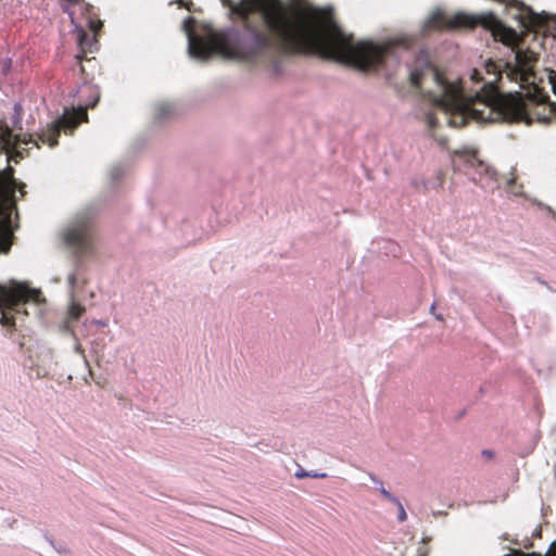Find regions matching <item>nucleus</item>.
I'll list each match as a JSON object with an SVG mask.
<instances>
[{
  "label": "nucleus",
  "mask_w": 556,
  "mask_h": 556,
  "mask_svg": "<svg viewBox=\"0 0 556 556\" xmlns=\"http://www.w3.org/2000/svg\"><path fill=\"white\" fill-rule=\"evenodd\" d=\"M451 25H482L494 40L509 48V53L504 60H488L482 70L473 68L464 78L441 73L424 52L407 65L409 81L420 91L419 114L440 147L447 142L446 137L438 132L443 123L457 128L469 121L531 124L536 119L548 124L556 119V105L546 103L548 97L538 83L539 55L523 46L515 29L505 26L492 12L457 13Z\"/></svg>",
  "instance_id": "1"
},
{
  "label": "nucleus",
  "mask_w": 556,
  "mask_h": 556,
  "mask_svg": "<svg viewBox=\"0 0 556 556\" xmlns=\"http://www.w3.org/2000/svg\"><path fill=\"white\" fill-rule=\"evenodd\" d=\"M256 17V23L245 21L239 33L207 29L205 37L194 33L192 17L186 18L182 28L189 55L206 61L219 53L266 66L277 74L290 52H311L362 70L387 71L409 53L401 42L355 43L336 25L323 23L315 12H287L280 4L262 5Z\"/></svg>",
  "instance_id": "2"
},
{
  "label": "nucleus",
  "mask_w": 556,
  "mask_h": 556,
  "mask_svg": "<svg viewBox=\"0 0 556 556\" xmlns=\"http://www.w3.org/2000/svg\"><path fill=\"white\" fill-rule=\"evenodd\" d=\"M93 214L92 208L79 212L63 233L66 244L74 250L77 256L74 268L66 277L70 298L67 315L71 320H77L85 312V307L79 303V298L87 283V277L81 268L80 258L88 256L93 250L91 239V218Z\"/></svg>",
  "instance_id": "3"
},
{
  "label": "nucleus",
  "mask_w": 556,
  "mask_h": 556,
  "mask_svg": "<svg viewBox=\"0 0 556 556\" xmlns=\"http://www.w3.org/2000/svg\"><path fill=\"white\" fill-rule=\"evenodd\" d=\"M46 309V299L41 291L31 289L26 283L10 280L0 283V324L15 326V315H34L41 317Z\"/></svg>",
  "instance_id": "4"
},
{
  "label": "nucleus",
  "mask_w": 556,
  "mask_h": 556,
  "mask_svg": "<svg viewBox=\"0 0 556 556\" xmlns=\"http://www.w3.org/2000/svg\"><path fill=\"white\" fill-rule=\"evenodd\" d=\"M21 197L24 191L13 176L0 174V253L7 254L12 244V213L16 208V191Z\"/></svg>",
  "instance_id": "5"
},
{
  "label": "nucleus",
  "mask_w": 556,
  "mask_h": 556,
  "mask_svg": "<svg viewBox=\"0 0 556 556\" xmlns=\"http://www.w3.org/2000/svg\"><path fill=\"white\" fill-rule=\"evenodd\" d=\"M83 121H87L86 108H66L60 118L51 122L46 129L37 134V139H34L33 135H16V141L24 144L33 142L36 147L39 146L40 141L49 147H54L58 143V136L62 129L73 131Z\"/></svg>",
  "instance_id": "6"
},
{
  "label": "nucleus",
  "mask_w": 556,
  "mask_h": 556,
  "mask_svg": "<svg viewBox=\"0 0 556 556\" xmlns=\"http://www.w3.org/2000/svg\"><path fill=\"white\" fill-rule=\"evenodd\" d=\"M58 362L55 361L54 354L50 349H43L38 354L37 359V372L39 376L46 377L52 370L55 369Z\"/></svg>",
  "instance_id": "7"
},
{
  "label": "nucleus",
  "mask_w": 556,
  "mask_h": 556,
  "mask_svg": "<svg viewBox=\"0 0 556 556\" xmlns=\"http://www.w3.org/2000/svg\"><path fill=\"white\" fill-rule=\"evenodd\" d=\"M78 46L83 53H92L98 49V40L94 34H88L80 29L78 31Z\"/></svg>",
  "instance_id": "8"
},
{
  "label": "nucleus",
  "mask_w": 556,
  "mask_h": 556,
  "mask_svg": "<svg viewBox=\"0 0 556 556\" xmlns=\"http://www.w3.org/2000/svg\"><path fill=\"white\" fill-rule=\"evenodd\" d=\"M224 517L223 521L226 528L236 532H244L249 530V526L242 517L228 513L224 514Z\"/></svg>",
  "instance_id": "9"
},
{
  "label": "nucleus",
  "mask_w": 556,
  "mask_h": 556,
  "mask_svg": "<svg viewBox=\"0 0 556 556\" xmlns=\"http://www.w3.org/2000/svg\"><path fill=\"white\" fill-rule=\"evenodd\" d=\"M503 556H556V540L549 545V548L545 554H541L539 552L526 553L520 548H511L509 553H506Z\"/></svg>",
  "instance_id": "10"
},
{
  "label": "nucleus",
  "mask_w": 556,
  "mask_h": 556,
  "mask_svg": "<svg viewBox=\"0 0 556 556\" xmlns=\"http://www.w3.org/2000/svg\"><path fill=\"white\" fill-rule=\"evenodd\" d=\"M173 111V105L168 102H157L154 104L153 114L157 119H162L169 115Z\"/></svg>",
  "instance_id": "11"
},
{
  "label": "nucleus",
  "mask_w": 556,
  "mask_h": 556,
  "mask_svg": "<svg viewBox=\"0 0 556 556\" xmlns=\"http://www.w3.org/2000/svg\"><path fill=\"white\" fill-rule=\"evenodd\" d=\"M515 168H513L511 176L506 181V191L515 197L522 195V185L516 184V177L514 175Z\"/></svg>",
  "instance_id": "12"
},
{
  "label": "nucleus",
  "mask_w": 556,
  "mask_h": 556,
  "mask_svg": "<svg viewBox=\"0 0 556 556\" xmlns=\"http://www.w3.org/2000/svg\"><path fill=\"white\" fill-rule=\"evenodd\" d=\"M471 159L477 162V166L479 167L481 174L483 173L494 180L497 179V173L493 167L483 163L482 161L476 160L475 154L471 155Z\"/></svg>",
  "instance_id": "13"
},
{
  "label": "nucleus",
  "mask_w": 556,
  "mask_h": 556,
  "mask_svg": "<svg viewBox=\"0 0 556 556\" xmlns=\"http://www.w3.org/2000/svg\"><path fill=\"white\" fill-rule=\"evenodd\" d=\"M74 351H75V353H77V354H79L81 356V358L84 361V365L88 369V375H89V377H91L92 376V370L90 368L89 361L87 359V356L85 354V350L83 349L81 344L78 343L77 341L74 344Z\"/></svg>",
  "instance_id": "14"
},
{
  "label": "nucleus",
  "mask_w": 556,
  "mask_h": 556,
  "mask_svg": "<svg viewBox=\"0 0 556 556\" xmlns=\"http://www.w3.org/2000/svg\"><path fill=\"white\" fill-rule=\"evenodd\" d=\"M443 22H444V16L439 12V13H435L433 14L429 21H428V25L429 27H441L443 25Z\"/></svg>",
  "instance_id": "15"
},
{
  "label": "nucleus",
  "mask_w": 556,
  "mask_h": 556,
  "mask_svg": "<svg viewBox=\"0 0 556 556\" xmlns=\"http://www.w3.org/2000/svg\"><path fill=\"white\" fill-rule=\"evenodd\" d=\"M123 174H124V166L123 165H114L111 168V172H110V175H111L113 180L118 179L119 177L123 176Z\"/></svg>",
  "instance_id": "16"
},
{
  "label": "nucleus",
  "mask_w": 556,
  "mask_h": 556,
  "mask_svg": "<svg viewBox=\"0 0 556 556\" xmlns=\"http://www.w3.org/2000/svg\"><path fill=\"white\" fill-rule=\"evenodd\" d=\"M380 494L386 498L387 501L393 503H397V497L393 495L391 492H389L383 485H380Z\"/></svg>",
  "instance_id": "17"
},
{
  "label": "nucleus",
  "mask_w": 556,
  "mask_h": 556,
  "mask_svg": "<svg viewBox=\"0 0 556 556\" xmlns=\"http://www.w3.org/2000/svg\"><path fill=\"white\" fill-rule=\"evenodd\" d=\"M393 504L396 506V508L399 510L397 520L401 522L405 521L407 518V514H406L405 508H404L403 504L401 503V501L397 498V503H393Z\"/></svg>",
  "instance_id": "18"
},
{
  "label": "nucleus",
  "mask_w": 556,
  "mask_h": 556,
  "mask_svg": "<svg viewBox=\"0 0 556 556\" xmlns=\"http://www.w3.org/2000/svg\"><path fill=\"white\" fill-rule=\"evenodd\" d=\"M89 27L92 30V34L96 35L101 29L102 22L101 21H90L89 22Z\"/></svg>",
  "instance_id": "19"
},
{
  "label": "nucleus",
  "mask_w": 556,
  "mask_h": 556,
  "mask_svg": "<svg viewBox=\"0 0 556 556\" xmlns=\"http://www.w3.org/2000/svg\"><path fill=\"white\" fill-rule=\"evenodd\" d=\"M368 477L375 484L376 489L380 491V485H383L382 481L374 473H368Z\"/></svg>",
  "instance_id": "20"
},
{
  "label": "nucleus",
  "mask_w": 556,
  "mask_h": 556,
  "mask_svg": "<svg viewBox=\"0 0 556 556\" xmlns=\"http://www.w3.org/2000/svg\"><path fill=\"white\" fill-rule=\"evenodd\" d=\"M294 477L298 479L308 478V471L304 470L302 467L294 472Z\"/></svg>",
  "instance_id": "21"
},
{
  "label": "nucleus",
  "mask_w": 556,
  "mask_h": 556,
  "mask_svg": "<svg viewBox=\"0 0 556 556\" xmlns=\"http://www.w3.org/2000/svg\"><path fill=\"white\" fill-rule=\"evenodd\" d=\"M548 83L552 86V90L556 94V75L553 72L548 74Z\"/></svg>",
  "instance_id": "22"
},
{
  "label": "nucleus",
  "mask_w": 556,
  "mask_h": 556,
  "mask_svg": "<svg viewBox=\"0 0 556 556\" xmlns=\"http://www.w3.org/2000/svg\"><path fill=\"white\" fill-rule=\"evenodd\" d=\"M327 477H328V475L326 472L308 471V478L324 479Z\"/></svg>",
  "instance_id": "23"
},
{
  "label": "nucleus",
  "mask_w": 556,
  "mask_h": 556,
  "mask_svg": "<svg viewBox=\"0 0 556 556\" xmlns=\"http://www.w3.org/2000/svg\"><path fill=\"white\" fill-rule=\"evenodd\" d=\"M54 549H55V552H56L58 554H65V553H68V552H70V551L66 548V546H65V545H62V544H60L59 546H55V547H54Z\"/></svg>",
  "instance_id": "24"
},
{
  "label": "nucleus",
  "mask_w": 556,
  "mask_h": 556,
  "mask_svg": "<svg viewBox=\"0 0 556 556\" xmlns=\"http://www.w3.org/2000/svg\"><path fill=\"white\" fill-rule=\"evenodd\" d=\"M14 111H15L16 118L20 121L21 116H22V106L20 103H16L14 105Z\"/></svg>",
  "instance_id": "25"
},
{
  "label": "nucleus",
  "mask_w": 556,
  "mask_h": 556,
  "mask_svg": "<svg viewBox=\"0 0 556 556\" xmlns=\"http://www.w3.org/2000/svg\"><path fill=\"white\" fill-rule=\"evenodd\" d=\"M91 352L94 354L99 353V343L98 342H96V341L91 342Z\"/></svg>",
  "instance_id": "26"
},
{
  "label": "nucleus",
  "mask_w": 556,
  "mask_h": 556,
  "mask_svg": "<svg viewBox=\"0 0 556 556\" xmlns=\"http://www.w3.org/2000/svg\"><path fill=\"white\" fill-rule=\"evenodd\" d=\"M482 455L486 458V459H491L493 457V452L492 451H489V450H484L482 452Z\"/></svg>",
  "instance_id": "27"
},
{
  "label": "nucleus",
  "mask_w": 556,
  "mask_h": 556,
  "mask_svg": "<svg viewBox=\"0 0 556 556\" xmlns=\"http://www.w3.org/2000/svg\"><path fill=\"white\" fill-rule=\"evenodd\" d=\"M544 208H545V210H546L551 215H553V216L555 217V212L553 211V208H552V207H549V206H547V205H544Z\"/></svg>",
  "instance_id": "28"
},
{
  "label": "nucleus",
  "mask_w": 556,
  "mask_h": 556,
  "mask_svg": "<svg viewBox=\"0 0 556 556\" xmlns=\"http://www.w3.org/2000/svg\"><path fill=\"white\" fill-rule=\"evenodd\" d=\"M97 325L105 327L108 325V321L106 320H98Z\"/></svg>",
  "instance_id": "29"
},
{
  "label": "nucleus",
  "mask_w": 556,
  "mask_h": 556,
  "mask_svg": "<svg viewBox=\"0 0 556 556\" xmlns=\"http://www.w3.org/2000/svg\"><path fill=\"white\" fill-rule=\"evenodd\" d=\"M435 311V304L433 303L431 306H430V313H432L433 315L435 314L434 313Z\"/></svg>",
  "instance_id": "30"
},
{
  "label": "nucleus",
  "mask_w": 556,
  "mask_h": 556,
  "mask_svg": "<svg viewBox=\"0 0 556 556\" xmlns=\"http://www.w3.org/2000/svg\"><path fill=\"white\" fill-rule=\"evenodd\" d=\"M434 317L438 319V320H443V316L441 314H434Z\"/></svg>",
  "instance_id": "31"
},
{
  "label": "nucleus",
  "mask_w": 556,
  "mask_h": 556,
  "mask_svg": "<svg viewBox=\"0 0 556 556\" xmlns=\"http://www.w3.org/2000/svg\"><path fill=\"white\" fill-rule=\"evenodd\" d=\"M427 553L428 551H420L418 556H426Z\"/></svg>",
  "instance_id": "32"
},
{
  "label": "nucleus",
  "mask_w": 556,
  "mask_h": 556,
  "mask_svg": "<svg viewBox=\"0 0 556 556\" xmlns=\"http://www.w3.org/2000/svg\"><path fill=\"white\" fill-rule=\"evenodd\" d=\"M97 101H98V99H96V100H94L91 104H89L88 106L93 108V106L96 105Z\"/></svg>",
  "instance_id": "33"
},
{
  "label": "nucleus",
  "mask_w": 556,
  "mask_h": 556,
  "mask_svg": "<svg viewBox=\"0 0 556 556\" xmlns=\"http://www.w3.org/2000/svg\"><path fill=\"white\" fill-rule=\"evenodd\" d=\"M438 179H439V185L442 186V177H441V175H439Z\"/></svg>",
  "instance_id": "34"
},
{
  "label": "nucleus",
  "mask_w": 556,
  "mask_h": 556,
  "mask_svg": "<svg viewBox=\"0 0 556 556\" xmlns=\"http://www.w3.org/2000/svg\"><path fill=\"white\" fill-rule=\"evenodd\" d=\"M179 4L184 7L186 5V3L182 0H179Z\"/></svg>",
  "instance_id": "35"
},
{
  "label": "nucleus",
  "mask_w": 556,
  "mask_h": 556,
  "mask_svg": "<svg viewBox=\"0 0 556 556\" xmlns=\"http://www.w3.org/2000/svg\"><path fill=\"white\" fill-rule=\"evenodd\" d=\"M66 329L70 330V323H66Z\"/></svg>",
  "instance_id": "36"
}]
</instances>
